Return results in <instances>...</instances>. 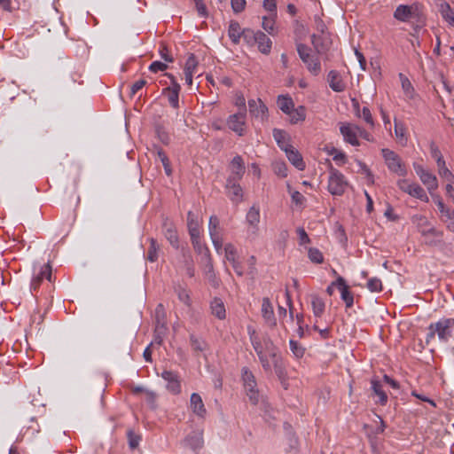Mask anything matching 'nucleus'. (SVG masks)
Masks as SVG:
<instances>
[{
    "mask_svg": "<svg viewBox=\"0 0 454 454\" xmlns=\"http://www.w3.org/2000/svg\"><path fill=\"white\" fill-rule=\"evenodd\" d=\"M274 172L280 177H286L287 176V167L284 162H276L274 164Z\"/></svg>",
    "mask_w": 454,
    "mask_h": 454,
    "instance_id": "57",
    "label": "nucleus"
},
{
    "mask_svg": "<svg viewBox=\"0 0 454 454\" xmlns=\"http://www.w3.org/2000/svg\"><path fill=\"white\" fill-rule=\"evenodd\" d=\"M310 297L313 315L315 317L320 318L325 313V303L317 294H311Z\"/></svg>",
    "mask_w": 454,
    "mask_h": 454,
    "instance_id": "27",
    "label": "nucleus"
},
{
    "mask_svg": "<svg viewBox=\"0 0 454 454\" xmlns=\"http://www.w3.org/2000/svg\"><path fill=\"white\" fill-rule=\"evenodd\" d=\"M187 227L191 237L200 235V222L197 215L192 211L187 213Z\"/></svg>",
    "mask_w": 454,
    "mask_h": 454,
    "instance_id": "31",
    "label": "nucleus"
},
{
    "mask_svg": "<svg viewBox=\"0 0 454 454\" xmlns=\"http://www.w3.org/2000/svg\"><path fill=\"white\" fill-rule=\"evenodd\" d=\"M190 343L192 350L195 352H202L207 348V342L203 339L197 337L195 334L190 335Z\"/></svg>",
    "mask_w": 454,
    "mask_h": 454,
    "instance_id": "38",
    "label": "nucleus"
},
{
    "mask_svg": "<svg viewBox=\"0 0 454 454\" xmlns=\"http://www.w3.org/2000/svg\"><path fill=\"white\" fill-rule=\"evenodd\" d=\"M453 326L454 318H442L434 324H431L428 327L427 340L437 334L440 340L447 342L452 335L451 329Z\"/></svg>",
    "mask_w": 454,
    "mask_h": 454,
    "instance_id": "2",
    "label": "nucleus"
},
{
    "mask_svg": "<svg viewBox=\"0 0 454 454\" xmlns=\"http://www.w3.org/2000/svg\"><path fill=\"white\" fill-rule=\"evenodd\" d=\"M411 188L412 189L409 195H411V197H414L416 199H419L424 202L429 201V198L427 195L425 190L419 184L413 183Z\"/></svg>",
    "mask_w": 454,
    "mask_h": 454,
    "instance_id": "42",
    "label": "nucleus"
},
{
    "mask_svg": "<svg viewBox=\"0 0 454 454\" xmlns=\"http://www.w3.org/2000/svg\"><path fill=\"white\" fill-rule=\"evenodd\" d=\"M286 155L289 161L299 170H303L306 167L305 162L300 153L294 147H288L286 152Z\"/></svg>",
    "mask_w": 454,
    "mask_h": 454,
    "instance_id": "24",
    "label": "nucleus"
},
{
    "mask_svg": "<svg viewBox=\"0 0 454 454\" xmlns=\"http://www.w3.org/2000/svg\"><path fill=\"white\" fill-rule=\"evenodd\" d=\"M38 275L40 277H43V278H46L47 280H49L50 282L51 281V277H52V274H51V266L50 265V263H46L44 264L40 272L38 273Z\"/></svg>",
    "mask_w": 454,
    "mask_h": 454,
    "instance_id": "64",
    "label": "nucleus"
},
{
    "mask_svg": "<svg viewBox=\"0 0 454 454\" xmlns=\"http://www.w3.org/2000/svg\"><path fill=\"white\" fill-rule=\"evenodd\" d=\"M211 313L218 319H224L226 317V310L223 301L220 298H214L210 303Z\"/></svg>",
    "mask_w": 454,
    "mask_h": 454,
    "instance_id": "32",
    "label": "nucleus"
},
{
    "mask_svg": "<svg viewBox=\"0 0 454 454\" xmlns=\"http://www.w3.org/2000/svg\"><path fill=\"white\" fill-rule=\"evenodd\" d=\"M224 257L228 262H230L231 263L232 268L235 270L236 274L239 277H242L244 275L243 266H242V263L239 261H238L237 249L233 244H231V243L225 244Z\"/></svg>",
    "mask_w": 454,
    "mask_h": 454,
    "instance_id": "12",
    "label": "nucleus"
},
{
    "mask_svg": "<svg viewBox=\"0 0 454 454\" xmlns=\"http://www.w3.org/2000/svg\"><path fill=\"white\" fill-rule=\"evenodd\" d=\"M262 316L265 322L270 325H276L272 304L268 297L262 301Z\"/></svg>",
    "mask_w": 454,
    "mask_h": 454,
    "instance_id": "20",
    "label": "nucleus"
},
{
    "mask_svg": "<svg viewBox=\"0 0 454 454\" xmlns=\"http://www.w3.org/2000/svg\"><path fill=\"white\" fill-rule=\"evenodd\" d=\"M230 175L227 178L229 184L232 181H239L245 173V164L241 156H235L230 163Z\"/></svg>",
    "mask_w": 454,
    "mask_h": 454,
    "instance_id": "13",
    "label": "nucleus"
},
{
    "mask_svg": "<svg viewBox=\"0 0 454 454\" xmlns=\"http://www.w3.org/2000/svg\"><path fill=\"white\" fill-rule=\"evenodd\" d=\"M242 38L247 44L252 45L255 43L257 40V31H254L250 28H245L243 29Z\"/></svg>",
    "mask_w": 454,
    "mask_h": 454,
    "instance_id": "46",
    "label": "nucleus"
},
{
    "mask_svg": "<svg viewBox=\"0 0 454 454\" xmlns=\"http://www.w3.org/2000/svg\"><path fill=\"white\" fill-rule=\"evenodd\" d=\"M248 107L249 113L253 117L262 121L267 118L268 108L261 99H249Z\"/></svg>",
    "mask_w": 454,
    "mask_h": 454,
    "instance_id": "15",
    "label": "nucleus"
},
{
    "mask_svg": "<svg viewBox=\"0 0 454 454\" xmlns=\"http://www.w3.org/2000/svg\"><path fill=\"white\" fill-rule=\"evenodd\" d=\"M275 20L272 18L263 17L262 27L269 34L272 35L274 32Z\"/></svg>",
    "mask_w": 454,
    "mask_h": 454,
    "instance_id": "58",
    "label": "nucleus"
},
{
    "mask_svg": "<svg viewBox=\"0 0 454 454\" xmlns=\"http://www.w3.org/2000/svg\"><path fill=\"white\" fill-rule=\"evenodd\" d=\"M128 438H129V448L134 450L136 449L140 442V436L133 433L132 431L128 432Z\"/></svg>",
    "mask_w": 454,
    "mask_h": 454,
    "instance_id": "59",
    "label": "nucleus"
},
{
    "mask_svg": "<svg viewBox=\"0 0 454 454\" xmlns=\"http://www.w3.org/2000/svg\"><path fill=\"white\" fill-rule=\"evenodd\" d=\"M329 87L335 92H342L346 90V83L340 74L336 70H331L327 75Z\"/></svg>",
    "mask_w": 454,
    "mask_h": 454,
    "instance_id": "17",
    "label": "nucleus"
},
{
    "mask_svg": "<svg viewBox=\"0 0 454 454\" xmlns=\"http://www.w3.org/2000/svg\"><path fill=\"white\" fill-rule=\"evenodd\" d=\"M330 154L333 155V160L339 165H342L346 162V154L342 152H339L336 148H333L330 152Z\"/></svg>",
    "mask_w": 454,
    "mask_h": 454,
    "instance_id": "55",
    "label": "nucleus"
},
{
    "mask_svg": "<svg viewBox=\"0 0 454 454\" xmlns=\"http://www.w3.org/2000/svg\"><path fill=\"white\" fill-rule=\"evenodd\" d=\"M231 9L235 13L242 12L247 5L246 0H231Z\"/></svg>",
    "mask_w": 454,
    "mask_h": 454,
    "instance_id": "56",
    "label": "nucleus"
},
{
    "mask_svg": "<svg viewBox=\"0 0 454 454\" xmlns=\"http://www.w3.org/2000/svg\"><path fill=\"white\" fill-rule=\"evenodd\" d=\"M176 293L177 297L180 301H182L184 304H185L188 307L191 306V304H192L191 297H190L188 291L184 287L178 286L176 288Z\"/></svg>",
    "mask_w": 454,
    "mask_h": 454,
    "instance_id": "44",
    "label": "nucleus"
},
{
    "mask_svg": "<svg viewBox=\"0 0 454 454\" xmlns=\"http://www.w3.org/2000/svg\"><path fill=\"white\" fill-rule=\"evenodd\" d=\"M277 105L286 114H290V111L294 107V100L288 94L279 95L277 98Z\"/></svg>",
    "mask_w": 454,
    "mask_h": 454,
    "instance_id": "34",
    "label": "nucleus"
},
{
    "mask_svg": "<svg viewBox=\"0 0 454 454\" xmlns=\"http://www.w3.org/2000/svg\"><path fill=\"white\" fill-rule=\"evenodd\" d=\"M161 377L165 380L167 384V388L174 395H177L181 392V384L178 378V375L172 371H164L161 373Z\"/></svg>",
    "mask_w": 454,
    "mask_h": 454,
    "instance_id": "16",
    "label": "nucleus"
},
{
    "mask_svg": "<svg viewBox=\"0 0 454 454\" xmlns=\"http://www.w3.org/2000/svg\"><path fill=\"white\" fill-rule=\"evenodd\" d=\"M311 43L315 48V50L317 51V53H322L325 51V48L322 43V39L320 36L312 35L311 36Z\"/></svg>",
    "mask_w": 454,
    "mask_h": 454,
    "instance_id": "62",
    "label": "nucleus"
},
{
    "mask_svg": "<svg viewBox=\"0 0 454 454\" xmlns=\"http://www.w3.org/2000/svg\"><path fill=\"white\" fill-rule=\"evenodd\" d=\"M191 241L194 251L201 254V258H207V256H211L210 251L207 245L203 244L200 240V235H197L196 237H191Z\"/></svg>",
    "mask_w": 454,
    "mask_h": 454,
    "instance_id": "35",
    "label": "nucleus"
},
{
    "mask_svg": "<svg viewBox=\"0 0 454 454\" xmlns=\"http://www.w3.org/2000/svg\"><path fill=\"white\" fill-rule=\"evenodd\" d=\"M400 78H401V82H402V88L403 90V92H404L406 98H408L409 99H413L416 96V93H415V90H414L412 84L411 83L409 79L407 77L403 76V74H400Z\"/></svg>",
    "mask_w": 454,
    "mask_h": 454,
    "instance_id": "40",
    "label": "nucleus"
},
{
    "mask_svg": "<svg viewBox=\"0 0 454 454\" xmlns=\"http://www.w3.org/2000/svg\"><path fill=\"white\" fill-rule=\"evenodd\" d=\"M234 104H235V106H237L239 107V111H244L245 113H247L246 99H245L243 94L236 93Z\"/></svg>",
    "mask_w": 454,
    "mask_h": 454,
    "instance_id": "61",
    "label": "nucleus"
},
{
    "mask_svg": "<svg viewBox=\"0 0 454 454\" xmlns=\"http://www.w3.org/2000/svg\"><path fill=\"white\" fill-rule=\"evenodd\" d=\"M413 183H410L407 179H400L397 181V186L403 192L410 194Z\"/></svg>",
    "mask_w": 454,
    "mask_h": 454,
    "instance_id": "63",
    "label": "nucleus"
},
{
    "mask_svg": "<svg viewBox=\"0 0 454 454\" xmlns=\"http://www.w3.org/2000/svg\"><path fill=\"white\" fill-rule=\"evenodd\" d=\"M287 191L291 195L292 201L296 205H302L305 201L304 196L298 191H293L289 184H287Z\"/></svg>",
    "mask_w": 454,
    "mask_h": 454,
    "instance_id": "50",
    "label": "nucleus"
},
{
    "mask_svg": "<svg viewBox=\"0 0 454 454\" xmlns=\"http://www.w3.org/2000/svg\"><path fill=\"white\" fill-rule=\"evenodd\" d=\"M181 253L183 257V268L190 278H193L195 276V267L192 254L186 247H182Z\"/></svg>",
    "mask_w": 454,
    "mask_h": 454,
    "instance_id": "21",
    "label": "nucleus"
},
{
    "mask_svg": "<svg viewBox=\"0 0 454 454\" xmlns=\"http://www.w3.org/2000/svg\"><path fill=\"white\" fill-rule=\"evenodd\" d=\"M272 135L279 148L284 152L288 150V147L293 146L290 145V136L286 131L279 129H274Z\"/></svg>",
    "mask_w": 454,
    "mask_h": 454,
    "instance_id": "22",
    "label": "nucleus"
},
{
    "mask_svg": "<svg viewBox=\"0 0 454 454\" xmlns=\"http://www.w3.org/2000/svg\"><path fill=\"white\" fill-rule=\"evenodd\" d=\"M414 169L422 184L427 187L430 195H433L438 188V180L435 175L419 164H414Z\"/></svg>",
    "mask_w": 454,
    "mask_h": 454,
    "instance_id": "8",
    "label": "nucleus"
},
{
    "mask_svg": "<svg viewBox=\"0 0 454 454\" xmlns=\"http://www.w3.org/2000/svg\"><path fill=\"white\" fill-rule=\"evenodd\" d=\"M308 256L309 260L315 263H322L324 261L323 254L317 248L310 247Z\"/></svg>",
    "mask_w": 454,
    "mask_h": 454,
    "instance_id": "47",
    "label": "nucleus"
},
{
    "mask_svg": "<svg viewBox=\"0 0 454 454\" xmlns=\"http://www.w3.org/2000/svg\"><path fill=\"white\" fill-rule=\"evenodd\" d=\"M168 68V65L161 61H153L149 66V70L152 73H158L160 71H165Z\"/></svg>",
    "mask_w": 454,
    "mask_h": 454,
    "instance_id": "60",
    "label": "nucleus"
},
{
    "mask_svg": "<svg viewBox=\"0 0 454 454\" xmlns=\"http://www.w3.org/2000/svg\"><path fill=\"white\" fill-rule=\"evenodd\" d=\"M340 131L343 136L345 142L352 145L353 146L359 145L358 135H362L364 130L357 125L342 123L340 127Z\"/></svg>",
    "mask_w": 454,
    "mask_h": 454,
    "instance_id": "9",
    "label": "nucleus"
},
{
    "mask_svg": "<svg viewBox=\"0 0 454 454\" xmlns=\"http://www.w3.org/2000/svg\"><path fill=\"white\" fill-rule=\"evenodd\" d=\"M163 234L170 245L178 249L180 247L179 238L175 224L166 218L162 223Z\"/></svg>",
    "mask_w": 454,
    "mask_h": 454,
    "instance_id": "14",
    "label": "nucleus"
},
{
    "mask_svg": "<svg viewBox=\"0 0 454 454\" xmlns=\"http://www.w3.org/2000/svg\"><path fill=\"white\" fill-rule=\"evenodd\" d=\"M159 249H160V247L157 244V241L153 238H151L150 239V247L147 251V259L150 262L157 261Z\"/></svg>",
    "mask_w": 454,
    "mask_h": 454,
    "instance_id": "43",
    "label": "nucleus"
},
{
    "mask_svg": "<svg viewBox=\"0 0 454 454\" xmlns=\"http://www.w3.org/2000/svg\"><path fill=\"white\" fill-rule=\"evenodd\" d=\"M239 181H232L229 184V180L226 181L225 188L228 191V196L234 202H239L242 200L243 192L242 188L239 184Z\"/></svg>",
    "mask_w": 454,
    "mask_h": 454,
    "instance_id": "25",
    "label": "nucleus"
},
{
    "mask_svg": "<svg viewBox=\"0 0 454 454\" xmlns=\"http://www.w3.org/2000/svg\"><path fill=\"white\" fill-rule=\"evenodd\" d=\"M208 232L210 239L223 237V229L220 227V220L216 215H211L209 218Z\"/></svg>",
    "mask_w": 454,
    "mask_h": 454,
    "instance_id": "33",
    "label": "nucleus"
},
{
    "mask_svg": "<svg viewBox=\"0 0 454 454\" xmlns=\"http://www.w3.org/2000/svg\"><path fill=\"white\" fill-rule=\"evenodd\" d=\"M246 116L247 113L239 111L234 114H231L227 119V126L229 129L240 137L245 134Z\"/></svg>",
    "mask_w": 454,
    "mask_h": 454,
    "instance_id": "11",
    "label": "nucleus"
},
{
    "mask_svg": "<svg viewBox=\"0 0 454 454\" xmlns=\"http://www.w3.org/2000/svg\"><path fill=\"white\" fill-rule=\"evenodd\" d=\"M371 384H372V391L374 392V394L376 395L379 396V403L381 404V405H385L387 402V394L384 392V390L382 389V384L381 382L377 380L376 378H373L372 380H371Z\"/></svg>",
    "mask_w": 454,
    "mask_h": 454,
    "instance_id": "36",
    "label": "nucleus"
},
{
    "mask_svg": "<svg viewBox=\"0 0 454 454\" xmlns=\"http://www.w3.org/2000/svg\"><path fill=\"white\" fill-rule=\"evenodd\" d=\"M290 117V122L292 124H296L300 121H303L306 118V108L303 106H300L297 108H293L290 111V114H287Z\"/></svg>",
    "mask_w": 454,
    "mask_h": 454,
    "instance_id": "37",
    "label": "nucleus"
},
{
    "mask_svg": "<svg viewBox=\"0 0 454 454\" xmlns=\"http://www.w3.org/2000/svg\"><path fill=\"white\" fill-rule=\"evenodd\" d=\"M258 45V50L263 54H269L271 50V40L262 31H257V40L255 42Z\"/></svg>",
    "mask_w": 454,
    "mask_h": 454,
    "instance_id": "28",
    "label": "nucleus"
},
{
    "mask_svg": "<svg viewBox=\"0 0 454 454\" xmlns=\"http://www.w3.org/2000/svg\"><path fill=\"white\" fill-rule=\"evenodd\" d=\"M242 380L250 402L254 405L257 404L259 402V391L256 388L257 384L255 377L253 372L247 367L242 369Z\"/></svg>",
    "mask_w": 454,
    "mask_h": 454,
    "instance_id": "7",
    "label": "nucleus"
},
{
    "mask_svg": "<svg viewBox=\"0 0 454 454\" xmlns=\"http://www.w3.org/2000/svg\"><path fill=\"white\" fill-rule=\"evenodd\" d=\"M157 137L160 140L164 145H168L170 142V137L168 133L161 126H157L155 129Z\"/></svg>",
    "mask_w": 454,
    "mask_h": 454,
    "instance_id": "52",
    "label": "nucleus"
},
{
    "mask_svg": "<svg viewBox=\"0 0 454 454\" xmlns=\"http://www.w3.org/2000/svg\"><path fill=\"white\" fill-rule=\"evenodd\" d=\"M419 232L425 238V243L428 246L435 247L442 243L443 232L430 227L428 221L425 216H419Z\"/></svg>",
    "mask_w": 454,
    "mask_h": 454,
    "instance_id": "3",
    "label": "nucleus"
},
{
    "mask_svg": "<svg viewBox=\"0 0 454 454\" xmlns=\"http://www.w3.org/2000/svg\"><path fill=\"white\" fill-rule=\"evenodd\" d=\"M243 35V29L239 23L236 20H231L228 28V36L234 44H238L240 42V38Z\"/></svg>",
    "mask_w": 454,
    "mask_h": 454,
    "instance_id": "26",
    "label": "nucleus"
},
{
    "mask_svg": "<svg viewBox=\"0 0 454 454\" xmlns=\"http://www.w3.org/2000/svg\"><path fill=\"white\" fill-rule=\"evenodd\" d=\"M336 286L340 292L341 299L345 302L346 307L351 308L354 304V296L342 277H339L336 279Z\"/></svg>",
    "mask_w": 454,
    "mask_h": 454,
    "instance_id": "18",
    "label": "nucleus"
},
{
    "mask_svg": "<svg viewBox=\"0 0 454 454\" xmlns=\"http://www.w3.org/2000/svg\"><path fill=\"white\" fill-rule=\"evenodd\" d=\"M441 219L446 224V228L454 232V209L447 211L445 215L441 216Z\"/></svg>",
    "mask_w": 454,
    "mask_h": 454,
    "instance_id": "45",
    "label": "nucleus"
},
{
    "mask_svg": "<svg viewBox=\"0 0 454 454\" xmlns=\"http://www.w3.org/2000/svg\"><path fill=\"white\" fill-rule=\"evenodd\" d=\"M348 184L344 175L338 169L331 167L328 178L329 192L334 196H341L345 192Z\"/></svg>",
    "mask_w": 454,
    "mask_h": 454,
    "instance_id": "5",
    "label": "nucleus"
},
{
    "mask_svg": "<svg viewBox=\"0 0 454 454\" xmlns=\"http://www.w3.org/2000/svg\"><path fill=\"white\" fill-rule=\"evenodd\" d=\"M431 196L442 215L441 216H442L443 215L446 214L447 211H450L451 209L445 206V204L442 201V199L439 195L433 193V195Z\"/></svg>",
    "mask_w": 454,
    "mask_h": 454,
    "instance_id": "53",
    "label": "nucleus"
},
{
    "mask_svg": "<svg viewBox=\"0 0 454 454\" xmlns=\"http://www.w3.org/2000/svg\"><path fill=\"white\" fill-rule=\"evenodd\" d=\"M367 288L371 292H380L382 290V282L378 278H372L367 282Z\"/></svg>",
    "mask_w": 454,
    "mask_h": 454,
    "instance_id": "51",
    "label": "nucleus"
},
{
    "mask_svg": "<svg viewBox=\"0 0 454 454\" xmlns=\"http://www.w3.org/2000/svg\"><path fill=\"white\" fill-rule=\"evenodd\" d=\"M311 50L303 43L297 44V52L300 59L307 65L308 70L313 74L317 75L321 72V64L318 58L310 54Z\"/></svg>",
    "mask_w": 454,
    "mask_h": 454,
    "instance_id": "6",
    "label": "nucleus"
},
{
    "mask_svg": "<svg viewBox=\"0 0 454 454\" xmlns=\"http://www.w3.org/2000/svg\"><path fill=\"white\" fill-rule=\"evenodd\" d=\"M166 75L170 79V86L163 90V94L167 96L168 103L173 108H178L181 86L173 74H166Z\"/></svg>",
    "mask_w": 454,
    "mask_h": 454,
    "instance_id": "10",
    "label": "nucleus"
},
{
    "mask_svg": "<svg viewBox=\"0 0 454 454\" xmlns=\"http://www.w3.org/2000/svg\"><path fill=\"white\" fill-rule=\"evenodd\" d=\"M440 12L442 17L450 25L454 26V11L450 8V4L444 3L441 4Z\"/></svg>",
    "mask_w": 454,
    "mask_h": 454,
    "instance_id": "41",
    "label": "nucleus"
},
{
    "mask_svg": "<svg viewBox=\"0 0 454 454\" xmlns=\"http://www.w3.org/2000/svg\"><path fill=\"white\" fill-rule=\"evenodd\" d=\"M190 407L194 414L200 418H204L207 413L201 396L197 393H192L190 398Z\"/></svg>",
    "mask_w": 454,
    "mask_h": 454,
    "instance_id": "19",
    "label": "nucleus"
},
{
    "mask_svg": "<svg viewBox=\"0 0 454 454\" xmlns=\"http://www.w3.org/2000/svg\"><path fill=\"white\" fill-rule=\"evenodd\" d=\"M247 332L251 344L264 372H271L273 367L276 375L284 385L287 373L285 362L278 352V347L267 333L260 335L251 327H248Z\"/></svg>",
    "mask_w": 454,
    "mask_h": 454,
    "instance_id": "1",
    "label": "nucleus"
},
{
    "mask_svg": "<svg viewBox=\"0 0 454 454\" xmlns=\"http://www.w3.org/2000/svg\"><path fill=\"white\" fill-rule=\"evenodd\" d=\"M200 266L204 276L207 273H210L212 270H215L212 256H207V258H200Z\"/></svg>",
    "mask_w": 454,
    "mask_h": 454,
    "instance_id": "48",
    "label": "nucleus"
},
{
    "mask_svg": "<svg viewBox=\"0 0 454 454\" xmlns=\"http://www.w3.org/2000/svg\"><path fill=\"white\" fill-rule=\"evenodd\" d=\"M289 345L290 349L295 357L301 358L303 356L305 349L297 341L290 340Z\"/></svg>",
    "mask_w": 454,
    "mask_h": 454,
    "instance_id": "49",
    "label": "nucleus"
},
{
    "mask_svg": "<svg viewBox=\"0 0 454 454\" xmlns=\"http://www.w3.org/2000/svg\"><path fill=\"white\" fill-rule=\"evenodd\" d=\"M246 221L252 228V232L256 234L258 231V224L260 223V209L259 207L253 206L247 213Z\"/></svg>",
    "mask_w": 454,
    "mask_h": 454,
    "instance_id": "23",
    "label": "nucleus"
},
{
    "mask_svg": "<svg viewBox=\"0 0 454 454\" xmlns=\"http://www.w3.org/2000/svg\"><path fill=\"white\" fill-rule=\"evenodd\" d=\"M199 61L197 60L195 55L193 53H190L185 61L184 65V73L195 74L197 73Z\"/></svg>",
    "mask_w": 454,
    "mask_h": 454,
    "instance_id": "39",
    "label": "nucleus"
},
{
    "mask_svg": "<svg viewBox=\"0 0 454 454\" xmlns=\"http://www.w3.org/2000/svg\"><path fill=\"white\" fill-rule=\"evenodd\" d=\"M155 333H165L166 331V323H165V314L162 304H159L155 309Z\"/></svg>",
    "mask_w": 454,
    "mask_h": 454,
    "instance_id": "29",
    "label": "nucleus"
},
{
    "mask_svg": "<svg viewBox=\"0 0 454 454\" xmlns=\"http://www.w3.org/2000/svg\"><path fill=\"white\" fill-rule=\"evenodd\" d=\"M381 154L390 172L396 174L399 176H405L407 175L406 166L397 153L392 150L385 148L381 150Z\"/></svg>",
    "mask_w": 454,
    "mask_h": 454,
    "instance_id": "4",
    "label": "nucleus"
},
{
    "mask_svg": "<svg viewBox=\"0 0 454 454\" xmlns=\"http://www.w3.org/2000/svg\"><path fill=\"white\" fill-rule=\"evenodd\" d=\"M412 17V7L406 4H400L394 12V18L397 20L405 22Z\"/></svg>",
    "mask_w": 454,
    "mask_h": 454,
    "instance_id": "30",
    "label": "nucleus"
},
{
    "mask_svg": "<svg viewBox=\"0 0 454 454\" xmlns=\"http://www.w3.org/2000/svg\"><path fill=\"white\" fill-rule=\"evenodd\" d=\"M206 279L207 280L208 284L213 288H218L221 284V279L216 276L215 270H212L210 273H207L205 275Z\"/></svg>",
    "mask_w": 454,
    "mask_h": 454,
    "instance_id": "54",
    "label": "nucleus"
}]
</instances>
